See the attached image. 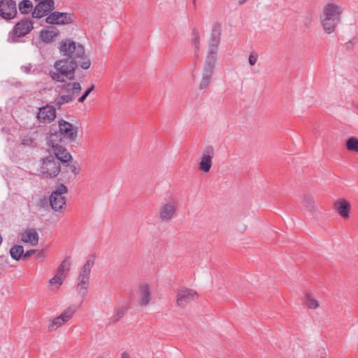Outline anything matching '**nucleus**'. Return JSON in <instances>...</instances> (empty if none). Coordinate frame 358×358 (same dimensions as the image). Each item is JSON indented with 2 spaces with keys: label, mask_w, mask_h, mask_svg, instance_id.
Masks as SVG:
<instances>
[{
  "label": "nucleus",
  "mask_w": 358,
  "mask_h": 358,
  "mask_svg": "<svg viewBox=\"0 0 358 358\" xmlns=\"http://www.w3.org/2000/svg\"><path fill=\"white\" fill-rule=\"evenodd\" d=\"M322 358H324V357H322Z\"/></svg>",
  "instance_id": "de8ad7c7"
},
{
  "label": "nucleus",
  "mask_w": 358,
  "mask_h": 358,
  "mask_svg": "<svg viewBox=\"0 0 358 358\" xmlns=\"http://www.w3.org/2000/svg\"><path fill=\"white\" fill-rule=\"evenodd\" d=\"M335 211L343 219H348L351 210V204L345 199H339L334 203Z\"/></svg>",
  "instance_id": "a211bd4d"
},
{
  "label": "nucleus",
  "mask_w": 358,
  "mask_h": 358,
  "mask_svg": "<svg viewBox=\"0 0 358 358\" xmlns=\"http://www.w3.org/2000/svg\"><path fill=\"white\" fill-rule=\"evenodd\" d=\"M192 43L194 47L195 54L197 55L198 52L199 51L200 38L199 31L196 29H194L192 30Z\"/></svg>",
  "instance_id": "473e14b6"
},
{
  "label": "nucleus",
  "mask_w": 358,
  "mask_h": 358,
  "mask_svg": "<svg viewBox=\"0 0 358 358\" xmlns=\"http://www.w3.org/2000/svg\"><path fill=\"white\" fill-rule=\"evenodd\" d=\"M72 101L73 98L69 94L62 93L59 90V96L55 99L54 103L57 108H60L62 105L71 102Z\"/></svg>",
  "instance_id": "a878e982"
},
{
  "label": "nucleus",
  "mask_w": 358,
  "mask_h": 358,
  "mask_svg": "<svg viewBox=\"0 0 358 358\" xmlns=\"http://www.w3.org/2000/svg\"><path fill=\"white\" fill-rule=\"evenodd\" d=\"M348 150L358 152V138L357 137L349 138L345 143Z\"/></svg>",
  "instance_id": "2f4dec72"
},
{
  "label": "nucleus",
  "mask_w": 358,
  "mask_h": 358,
  "mask_svg": "<svg viewBox=\"0 0 358 358\" xmlns=\"http://www.w3.org/2000/svg\"><path fill=\"white\" fill-rule=\"evenodd\" d=\"M71 262L68 258L63 260L61 264L58 266L57 273L60 276L65 278L68 271L70 269Z\"/></svg>",
  "instance_id": "c85d7f7f"
},
{
  "label": "nucleus",
  "mask_w": 358,
  "mask_h": 358,
  "mask_svg": "<svg viewBox=\"0 0 358 358\" xmlns=\"http://www.w3.org/2000/svg\"><path fill=\"white\" fill-rule=\"evenodd\" d=\"M198 294L196 291L191 289H182L177 293L176 303L179 307L184 308L194 301Z\"/></svg>",
  "instance_id": "2eb2a0df"
},
{
  "label": "nucleus",
  "mask_w": 358,
  "mask_h": 358,
  "mask_svg": "<svg viewBox=\"0 0 358 358\" xmlns=\"http://www.w3.org/2000/svg\"><path fill=\"white\" fill-rule=\"evenodd\" d=\"M18 7L22 14H28L31 12L33 4L29 0H22L20 2Z\"/></svg>",
  "instance_id": "7c9ffc66"
},
{
  "label": "nucleus",
  "mask_w": 358,
  "mask_h": 358,
  "mask_svg": "<svg viewBox=\"0 0 358 358\" xmlns=\"http://www.w3.org/2000/svg\"><path fill=\"white\" fill-rule=\"evenodd\" d=\"M213 75V74L212 73L202 72L201 79L199 84V90H205L210 85L212 80Z\"/></svg>",
  "instance_id": "bb28decb"
},
{
  "label": "nucleus",
  "mask_w": 358,
  "mask_h": 358,
  "mask_svg": "<svg viewBox=\"0 0 358 358\" xmlns=\"http://www.w3.org/2000/svg\"><path fill=\"white\" fill-rule=\"evenodd\" d=\"M138 296L141 306H148L152 299L150 288L147 284H143L139 286Z\"/></svg>",
  "instance_id": "6ab92c4d"
},
{
  "label": "nucleus",
  "mask_w": 358,
  "mask_h": 358,
  "mask_svg": "<svg viewBox=\"0 0 358 358\" xmlns=\"http://www.w3.org/2000/svg\"><path fill=\"white\" fill-rule=\"evenodd\" d=\"M64 278L63 276L56 274L53 278L49 280V289L50 290H55L59 289V287L63 284Z\"/></svg>",
  "instance_id": "cd10ccee"
},
{
  "label": "nucleus",
  "mask_w": 358,
  "mask_h": 358,
  "mask_svg": "<svg viewBox=\"0 0 358 358\" xmlns=\"http://www.w3.org/2000/svg\"><path fill=\"white\" fill-rule=\"evenodd\" d=\"M248 0H238L240 5L245 3Z\"/></svg>",
  "instance_id": "a18cd8bd"
},
{
  "label": "nucleus",
  "mask_w": 358,
  "mask_h": 358,
  "mask_svg": "<svg viewBox=\"0 0 358 358\" xmlns=\"http://www.w3.org/2000/svg\"><path fill=\"white\" fill-rule=\"evenodd\" d=\"M257 59H258L257 52H256L255 51H252L250 54L249 58H248V62H249L250 65V66L255 65L257 63Z\"/></svg>",
  "instance_id": "4c0bfd02"
},
{
  "label": "nucleus",
  "mask_w": 358,
  "mask_h": 358,
  "mask_svg": "<svg viewBox=\"0 0 358 358\" xmlns=\"http://www.w3.org/2000/svg\"><path fill=\"white\" fill-rule=\"evenodd\" d=\"M302 203L304 208H306V209L308 211L312 213H314L315 212L316 206L313 196L310 194H304L303 196Z\"/></svg>",
  "instance_id": "393cba45"
},
{
  "label": "nucleus",
  "mask_w": 358,
  "mask_h": 358,
  "mask_svg": "<svg viewBox=\"0 0 358 358\" xmlns=\"http://www.w3.org/2000/svg\"><path fill=\"white\" fill-rule=\"evenodd\" d=\"M10 254L15 260H20L24 254V248L22 245H16L10 248Z\"/></svg>",
  "instance_id": "c756f323"
},
{
  "label": "nucleus",
  "mask_w": 358,
  "mask_h": 358,
  "mask_svg": "<svg viewBox=\"0 0 358 358\" xmlns=\"http://www.w3.org/2000/svg\"><path fill=\"white\" fill-rule=\"evenodd\" d=\"M20 241L31 246L38 243V234L34 229H28L20 234Z\"/></svg>",
  "instance_id": "aec40b11"
},
{
  "label": "nucleus",
  "mask_w": 358,
  "mask_h": 358,
  "mask_svg": "<svg viewBox=\"0 0 358 358\" xmlns=\"http://www.w3.org/2000/svg\"><path fill=\"white\" fill-rule=\"evenodd\" d=\"M177 209L176 203L174 201H169L163 203L159 208L158 218L162 222H168L176 215Z\"/></svg>",
  "instance_id": "9d476101"
},
{
  "label": "nucleus",
  "mask_w": 358,
  "mask_h": 358,
  "mask_svg": "<svg viewBox=\"0 0 358 358\" xmlns=\"http://www.w3.org/2000/svg\"><path fill=\"white\" fill-rule=\"evenodd\" d=\"M215 155V148L212 145L206 146L203 150L201 160L199 163V170L208 173L213 164V159Z\"/></svg>",
  "instance_id": "f8f14e48"
},
{
  "label": "nucleus",
  "mask_w": 358,
  "mask_h": 358,
  "mask_svg": "<svg viewBox=\"0 0 358 358\" xmlns=\"http://www.w3.org/2000/svg\"><path fill=\"white\" fill-rule=\"evenodd\" d=\"M59 50L62 56L73 60L83 69L87 70L91 66V60L85 54L84 46L71 38L62 40L59 44Z\"/></svg>",
  "instance_id": "f257e3e1"
},
{
  "label": "nucleus",
  "mask_w": 358,
  "mask_h": 358,
  "mask_svg": "<svg viewBox=\"0 0 358 358\" xmlns=\"http://www.w3.org/2000/svg\"><path fill=\"white\" fill-rule=\"evenodd\" d=\"M61 161L55 156L50 155L43 159L42 165L41 166V174L48 178H55L60 172Z\"/></svg>",
  "instance_id": "0eeeda50"
},
{
  "label": "nucleus",
  "mask_w": 358,
  "mask_h": 358,
  "mask_svg": "<svg viewBox=\"0 0 358 358\" xmlns=\"http://www.w3.org/2000/svg\"><path fill=\"white\" fill-rule=\"evenodd\" d=\"M22 69L25 72V73H29V71H30V67L29 66H22Z\"/></svg>",
  "instance_id": "37998d69"
},
{
  "label": "nucleus",
  "mask_w": 358,
  "mask_h": 358,
  "mask_svg": "<svg viewBox=\"0 0 358 358\" xmlns=\"http://www.w3.org/2000/svg\"><path fill=\"white\" fill-rule=\"evenodd\" d=\"M347 48H352L353 47V43L351 41H349L346 43Z\"/></svg>",
  "instance_id": "c03bdc74"
},
{
  "label": "nucleus",
  "mask_w": 358,
  "mask_h": 358,
  "mask_svg": "<svg viewBox=\"0 0 358 358\" xmlns=\"http://www.w3.org/2000/svg\"><path fill=\"white\" fill-rule=\"evenodd\" d=\"M217 54L207 52L203 65L202 72L213 74Z\"/></svg>",
  "instance_id": "5701e85b"
},
{
  "label": "nucleus",
  "mask_w": 358,
  "mask_h": 358,
  "mask_svg": "<svg viewBox=\"0 0 358 358\" xmlns=\"http://www.w3.org/2000/svg\"><path fill=\"white\" fill-rule=\"evenodd\" d=\"M62 93L69 94L73 99L75 96L78 95L82 90L81 85L78 82L69 83L59 87Z\"/></svg>",
  "instance_id": "412c9836"
},
{
  "label": "nucleus",
  "mask_w": 358,
  "mask_h": 358,
  "mask_svg": "<svg viewBox=\"0 0 358 358\" xmlns=\"http://www.w3.org/2000/svg\"><path fill=\"white\" fill-rule=\"evenodd\" d=\"M70 169H71V171L74 175H78L79 173V172H80L79 169H77V167H76L75 164H73L70 165Z\"/></svg>",
  "instance_id": "58836bf2"
},
{
  "label": "nucleus",
  "mask_w": 358,
  "mask_h": 358,
  "mask_svg": "<svg viewBox=\"0 0 358 358\" xmlns=\"http://www.w3.org/2000/svg\"><path fill=\"white\" fill-rule=\"evenodd\" d=\"M55 3L53 0H41L34 8L32 12V17L41 18L47 15L50 11L54 9Z\"/></svg>",
  "instance_id": "dca6fc26"
},
{
  "label": "nucleus",
  "mask_w": 358,
  "mask_h": 358,
  "mask_svg": "<svg viewBox=\"0 0 358 358\" xmlns=\"http://www.w3.org/2000/svg\"><path fill=\"white\" fill-rule=\"evenodd\" d=\"M344 8L341 4L329 1L326 3L322 9L320 20L324 31L327 34L335 31L336 28L341 21Z\"/></svg>",
  "instance_id": "f03ea898"
},
{
  "label": "nucleus",
  "mask_w": 358,
  "mask_h": 358,
  "mask_svg": "<svg viewBox=\"0 0 358 358\" xmlns=\"http://www.w3.org/2000/svg\"><path fill=\"white\" fill-rule=\"evenodd\" d=\"M221 29V24L215 23L212 27L210 38L220 39Z\"/></svg>",
  "instance_id": "e433bc0d"
},
{
  "label": "nucleus",
  "mask_w": 358,
  "mask_h": 358,
  "mask_svg": "<svg viewBox=\"0 0 358 358\" xmlns=\"http://www.w3.org/2000/svg\"><path fill=\"white\" fill-rule=\"evenodd\" d=\"M127 308L124 306H121L115 310L114 315L110 318L112 322L119 321L126 313Z\"/></svg>",
  "instance_id": "72a5a7b5"
},
{
  "label": "nucleus",
  "mask_w": 358,
  "mask_h": 358,
  "mask_svg": "<svg viewBox=\"0 0 358 358\" xmlns=\"http://www.w3.org/2000/svg\"><path fill=\"white\" fill-rule=\"evenodd\" d=\"M59 132L62 136L66 138L70 141H76L78 136V127L70 122L61 120L58 122Z\"/></svg>",
  "instance_id": "ddd939ff"
},
{
  "label": "nucleus",
  "mask_w": 358,
  "mask_h": 358,
  "mask_svg": "<svg viewBox=\"0 0 358 358\" xmlns=\"http://www.w3.org/2000/svg\"><path fill=\"white\" fill-rule=\"evenodd\" d=\"M56 109L54 106L46 105L38 108L37 120L40 122L50 123L56 117Z\"/></svg>",
  "instance_id": "f3484780"
},
{
  "label": "nucleus",
  "mask_w": 358,
  "mask_h": 358,
  "mask_svg": "<svg viewBox=\"0 0 358 358\" xmlns=\"http://www.w3.org/2000/svg\"><path fill=\"white\" fill-rule=\"evenodd\" d=\"M77 311V306L71 305L66 308L59 316L50 320L48 325L49 331H54L68 322Z\"/></svg>",
  "instance_id": "6e6552de"
},
{
  "label": "nucleus",
  "mask_w": 358,
  "mask_h": 358,
  "mask_svg": "<svg viewBox=\"0 0 358 358\" xmlns=\"http://www.w3.org/2000/svg\"><path fill=\"white\" fill-rule=\"evenodd\" d=\"M17 14V5L14 0L0 1V17L6 20L14 19Z\"/></svg>",
  "instance_id": "9b49d317"
},
{
  "label": "nucleus",
  "mask_w": 358,
  "mask_h": 358,
  "mask_svg": "<svg viewBox=\"0 0 358 358\" xmlns=\"http://www.w3.org/2000/svg\"><path fill=\"white\" fill-rule=\"evenodd\" d=\"M58 36V32L55 30H42L40 33L41 39L46 43H49L52 42Z\"/></svg>",
  "instance_id": "b1692460"
},
{
  "label": "nucleus",
  "mask_w": 358,
  "mask_h": 358,
  "mask_svg": "<svg viewBox=\"0 0 358 358\" xmlns=\"http://www.w3.org/2000/svg\"><path fill=\"white\" fill-rule=\"evenodd\" d=\"M34 29V22L29 18H23L15 24L8 33V41L13 43L20 41L21 37L25 36Z\"/></svg>",
  "instance_id": "423d86ee"
},
{
  "label": "nucleus",
  "mask_w": 358,
  "mask_h": 358,
  "mask_svg": "<svg viewBox=\"0 0 358 358\" xmlns=\"http://www.w3.org/2000/svg\"><path fill=\"white\" fill-rule=\"evenodd\" d=\"M217 54L207 52L203 65L202 72L213 74Z\"/></svg>",
  "instance_id": "4be33fe9"
},
{
  "label": "nucleus",
  "mask_w": 358,
  "mask_h": 358,
  "mask_svg": "<svg viewBox=\"0 0 358 358\" xmlns=\"http://www.w3.org/2000/svg\"><path fill=\"white\" fill-rule=\"evenodd\" d=\"M62 138V135L58 131L50 134V135L46 137V141L47 145L51 152L61 161V163L65 164L71 162L73 157L68 150L60 144Z\"/></svg>",
  "instance_id": "20e7f679"
},
{
  "label": "nucleus",
  "mask_w": 358,
  "mask_h": 358,
  "mask_svg": "<svg viewBox=\"0 0 358 358\" xmlns=\"http://www.w3.org/2000/svg\"><path fill=\"white\" fill-rule=\"evenodd\" d=\"M94 89V85H92L90 87H88L85 92L83 93L85 94L86 96H87Z\"/></svg>",
  "instance_id": "a19ab883"
},
{
  "label": "nucleus",
  "mask_w": 358,
  "mask_h": 358,
  "mask_svg": "<svg viewBox=\"0 0 358 358\" xmlns=\"http://www.w3.org/2000/svg\"><path fill=\"white\" fill-rule=\"evenodd\" d=\"M45 22L52 24H67L73 22V17L70 13L55 11L47 16Z\"/></svg>",
  "instance_id": "4468645a"
},
{
  "label": "nucleus",
  "mask_w": 358,
  "mask_h": 358,
  "mask_svg": "<svg viewBox=\"0 0 358 358\" xmlns=\"http://www.w3.org/2000/svg\"><path fill=\"white\" fill-rule=\"evenodd\" d=\"M128 356V354L125 352H124L122 354V358H127Z\"/></svg>",
  "instance_id": "49530a36"
},
{
  "label": "nucleus",
  "mask_w": 358,
  "mask_h": 358,
  "mask_svg": "<svg viewBox=\"0 0 358 358\" xmlns=\"http://www.w3.org/2000/svg\"><path fill=\"white\" fill-rule=\"evenodd\" d=\"M220 39L210 38L208 41V52L210 53L217 54V48Z\"/></svg>",
  "instance_id": "f704fd0d"
},
{
  "label": "nucleus",
  "mask_w": 358,
  "mask_h": 358,
  "mask_svg": "<svg viewBox=\"0 0 358 358\" xmlns=\"http://www.w3.org/2000/svg\"><path fill=\"white\" fill-rule=\"evenodd\" d=\"M87 96L85 94H83L80 97L78 98V101L80 103H83Z\"/></svg>",
  "instance_id": "79ce46f5"
},
{
  "label": "nucleus",
  "mask_w": 358,
  "mask_h": 358,
  "mask_svg": "<svg viewBox=\"0 0 358 358\" xmlns=\"http://www.w3.org/2000/svg\"><path fill=\"white\" fill-rule=\"evenodd\" d=\"M305 303L307 307L311 309H316L320 306L318 301L313 298L309 294L306 295Z\"/></svg>",
  "instance_id": "c9c22d12"
},
{
  "label": "nucleus",
  "mask_w": 358,
  "mask_h": 358,
  "mask_svg": "<svg viewBox=\"0 0 358 358\" xmlns=\"http://www.w3.org/2000/svg\"><path fill=\"white\" fill-rule=\"evenodd\" d=\"M78 64L69 59H62L56 61L49 71L50 77L55 81L66 83L75 78V73Z\"/></svg>",
  "instance_id": "7ed1b4c3"
},
{
  "label": "nucleus",
  "mask_w": 358,
  "mask_h": 358,
  "mask_svg": "<svg viewBox=\"0 0 358 358\" xmlns=\"http://www.w3.org/2000/svg\"><path fill=\"white\" fill-rule=\"evenodd\" d=\"M36 252V250H30L27 251L24 255H23L24 259H27L28 257H31L33 254Z\"/></svg>",
  "instance_id": "ea45409f"
},
{
  "label": "nucleus",
  "mask_w": 358,
  "mask_h": 358,
  "mask_svg": "<svg viewBox=\"0 0 358 358\" xmlns=\"http://www.w3.org/2000/svg\"><path fill=\"white\" fill-rule=\"evenodd\" d=\"M94 264V257H88L85 264L81 268L80 274L78 277L77 290L78 294L83 297L85 296L87 294V289L90 285V273Z\"/></svg>",
  "instance_id": "39448f33"
},
{
  "label": "nucleus",
  "mask_w": 358,
  "mask_h": 358,
  "mask_svg": "<svg viewBox=\"0 0 358 358\" xmlns=\"http://www.w3.org/2000/svg\"><path fill=\"white\" fill-rule=\"evenodd\" d=\"M68 189L64 184H60L56 187L50 196V204L55 211L60 210L66 204L65 194L67 193Z\"/></svg>",
  "instance_id": "1a4fd4ad"
}]
</instances>
